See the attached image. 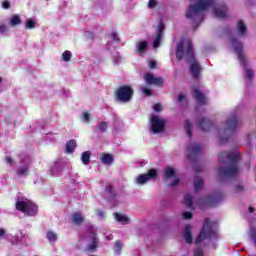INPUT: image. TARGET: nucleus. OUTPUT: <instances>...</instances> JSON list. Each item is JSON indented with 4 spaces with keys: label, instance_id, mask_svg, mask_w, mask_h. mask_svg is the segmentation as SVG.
Here are the masks:
<instances>
[{
    "label": "nucleus",
    "instance_id": "obj_1",
    "mask_svg": "<svg viewBox=\"0 0 256 256\" xmlns=\"http://www.w3.org/2000/svg\"><path fill=\"white\" fill-rule=\"evenodd\" d=\"M176 59L178 61L185 60L186 63H190L189 71L193 79L199 81L201 79V73L203 67L197 62V56L195 55V49L193 48V42L189 39L181 40L176 46Z\"/></svg>",
    "mask_w": 256,
    "mask_h": 256
},
{
    "label": "nucleus",
    "instance_id": "obj_2",
    "mask_svg": "<svg viewBox=\"0 0 256 256\" xmlns=\"http://www.w3.org/2000/svg\"><path fill=\"white\" fill-rule=\"evenodd\" d=\"M209 7L213 8V14L217 19H227L229 8L225 3L217 4V0H198L197 4L190 5L186 12V19L199 17L201 11H207Z\"/></svg>",
    "mask_w": 256,
    "mask_h": 256
},
{
    "label": "nucleus",
    "instance_id": "obj_3",
    "mask_svg": "<svg viewBox=\"0 0 256 256\" xmlns=\"http://www.w3.org/2000/svg\"><path fill=\"white\" fill-rule=\"evenodd\" d=\"M17 211H21L24 215H28V217H33L37 215L39 208L35 203L27 198H20L16 202Z\"/></svg>",
    "mask_w": 256,
    "mask_h": 256
},
{
    "label": "nucleus",
    "instance_id": "obj_4",
    "mask_svg": "<svg viewBox=\"0 0 256 256\" xmlns=\"http://www.w3.org/2000/svg\"><path fill=\"white\" fill-rule=\"evenodd\" d=\"M213 237H217V225L214 222L206 220L196 239V243H202L205 239H213Z\"/></svg>",
    "mask_w": 256,
    "mask_h": 256
},
{
    "label": "nucleus",
    "instance_id": "obj_5",
    "mask_svg": "<svg viewBox=\"0 0 256 256\" xmlns=\"http://www.w3.org/2000/svg\"><path fill=\"white\" fill-rule=\"evenodd\" d=\"M133 88L129 85H123L117 88L115 95L121 103H129L133 99Z\"/></svg>",
    "mask_w": 256,
    "mask_h": 256
},
{
    "label": "nucleus",
    "instance_id": "obj_6",
    "mask_svg": "<svg viewBox=\"0 0 256 256\" xmlns=\"http://www.w3.org/2000/svg\"><path fill=\"white\" fill-rule=\"evenodd\" d=\"M241 122H239V118L233 114L226 120V128L225 133H229L230 135H234L235 131H237V128Z\"/></svg>",
    "mask_w": 256,
    "mask_h": 256
},
{
    "label": "nucleus",
    "instance_id": "obj_7",
    "mask_svg": "<svg viewBox=\"0 0 256 256\" xmlns=\"http://www.w3.org/2000/svg\"><path fill=\"white\" fill-rule=\"evenodd\" d=\"M153 179H157L156 169H150L148 173L138 175L135 181L137 185H145V183H149V181H153Z\"/></svg>",
    "mask_w": 256,
    "mask_h": 256
},
{
    "label": "nucleus",
    "instance_id": "obj_8",
    "mask_svg": "<svg viewBox=\"0 0 256 256\" xmlns=\"http://www.w3.org/2000/svg\"><path fill=\"white\" fill-rule=\"evenodd\" d=\"M151 121V130L154 133H161L165 131V123L166 121L159 118L157 115H153L150 119Z\"/></svg>",
    "mask_w": 256,
    "mask_h": 256
},
{
    "label": "nucleus",
    "instance_id": "obj_9",
    "mask_svg": "<svg viewBox=\"0 0 256 256\" xmlns=\"http://www.w3.org/2000/svg\"><path fill=\"white\" fill-rule=\"evenodd\" d=\"M203 153L199 144H189L187 147V156L190 161H197V157Z\"/></svg>",
    "mask_w": 256,
    "mask_h": 256
},
{
    "label": "nucleus",
    "instance_id": "obj_10",
    "mask_svg": "<svg viewBox=\"0 0 256 256\" xmlns=\"http://www.w3.org/2000/svg\"><path fill=\"white\" fill-rule=\"evenodd\" d=\"M231 43L238 55L240 63H242V65H245L247 63V60L245 59V55H243V42L237 40V38H232Z\"/></svg>",
    "mask_w": 256,
    "mask_h": 256
},
{
    "label": "nucleus",
    "instance_id": "obj_11",
    "mask_svg": "<svg viewBox=\"0 0 256 256\" xmlns=\"http://www.w3.org/2000/svg\"><path fill=\"white\" fill-rule=\"evenodd\" d=\"M243 157L239 152H221L219 154V161H241Z\"/></svg>",
    "mask_w": 256,
    "mask_h": 256
},
{
    "label": "nucleus",
    "instance_id": "obj_12",
    "mask_svg": "<svg viewBox=\"0 0 256 256\" xmlns=\"http://www.w3.org/2000/svg\"><path fill=\"white\" fill-rule=\"evenodd\" d=\"M196 125H197L198 129L203 131V133H207V132L211 131V129L213 128V122L204 117L198 119Z\"/></svg>",
    "mask_w": 256,
    "mask_h": 256
},
{
    "label": "nucleus",
    "instance_id": "obj_13",
    "mask_svg": "<svg viewBox=\"0 0 256 256\" xmlns=\"http://www.w3.org/2000/svg\"><path fill=\"white\" fill-rule=\"evenodd\" d=\"M193 98L196 99L198 104L207 105V96H205V94L201 93V90H199V88H194Z\"/></svg>",
    "mask_w": 256,
    "mask_h": 256
},
{
    "label": "nucleus",
    "instance_id": "obj_14",
    "mask_svg": "<svg viewBox=\"0 0 256 256\" xmlns=\"http://www.w3.org/2000/svg\"><path fill=\"white\" fill-rule=\"evenodd\" d=\"M114 219H116L118 223H122V225H129V223H131V219L121 213H114Z\"/></svg>",
    "mask_w": 256,
    "mask_h": 256
},
{
    "label": "nucleus",
    "instance_id": "obj_15",
    "mask_svg": "<svg viewBox=\"0 0 256 256\" xmlns=\"http://www.w3.org/2000/svg\"><path fill=\"white\" fill-rule=\"evenodd\" d=\"M75 149H77V141L75 139L69 140L66 142L65 151L68 154L75 153Z\"/></svg>",
    "mask_w": 256,
    "mask_h": 256
},
{
    "label": "nucleus",
    "instance_id": "obj_16",
    "mask_svg": "<svg viewBox=\"0 0 256 256\" xmlns=\"http://www.w3.org/2000/svg\"><path fill=\"white\" fill-rule=\"evenodd\" d=\"M237 31L239 37H245V35H247V26L245 25V22H243V20L238 21Z\"/></svg>",
    "mask_w": 256,
    "mask_h": 256
},
{
    "label": "nucleus",
    "instance_id": "obj_17",
    "mask_svg": "<svg viewBox=\"0 0 256 256\" xmlns=\"http://www.w3.org/2000/svg\"><path fill=\"white\" fill-rule=\"evenodd\" d=\"M186 243H193V237L191 236V226L187 225L183 232Z\"/></svg>",
    "mask_w": 256,
    "mask_h": 256
},
{
    "label": "nucleus",
    "instance_id": "obj_18",
    "mask_svg": "<svg viewBox=\"0 0 256 256\" xmlns=\"http://www.w3.org/2000/svg\"><path fill=\"white\" fill-rule=\"evenodd\" d=\"M9 25L10 27H17V25H21V16H19V14L12 15Z\"/></svg>",
    "mask_w": 256,
    "mask_h": 256
},
{
    "label": "nucleus",
    "instance_id": "obj_19",
    "mask_svg": "<svg viewBox=\"0 0 256 256\" xmlns=\"http://www.w3.org/2000/svg\"><path fill=\"white\" fill-rule=\"evenodd\" d=\"M83 220V215L79 212H76L71 216V222L75 223L76 225H81V223H83Z\"/></svg>",
    "mask_w": 256,
    "mask_h": 256
},
{
    "label": "nucleus",
    "instance_id": "obj_20",
    "mask_svg": "<svg viewBox=\"0 0 256 256\" xmlns=\"http://www.w3.org/2000/svg\"><path fill=\"white\" fill-rule=\"evenodd\" d=\"M237 173V168L232 167V168H222L220 170L221 175H235Z\"/></svg>",
    "mask_w": 256,
    "mask_h": 256
},
{
    "label": "nucleus",
    "instance_id": "obj_21",
    "mask_svg": "<svg viewBox=\"0 0 256 256\" xmlns=\"http://www.w3.org/2000/svg\"><path fill=\"white\" fill-rule=\"evenodd\" d=\"M46 238L49 241V243H55V241H57L58 239V236H57V233L49 230L46 234Z\"/></svg>",
    "mask_w": 256,
    "mask_h": 256
},
{
    "label": "nucleus",
    "instance_id": "obj_22",
    "mask_svg": "<svg viewBox=\"0 0 256 256\" xmlns=\"http://www.w3.org/2000/svg\"><path fill=\"white\" fill-rule=\"evenodd\" d=\"M164 174H165V177H167L168 179H170L171 177H175V168L166 167L164 169Z\"/></svg>",
    "mask_w": 256,
    "mask_h": 256
},
{
    "label": "nucleus",
    "instance_id": "obj_23",
    "mask_svg": "<svg viewBox=\"0 0 256 256\" xmlns=\"http://www.w3.org/2000/svg\"><path fill=\"white\" fill-rule=\"evenodd\" d=\"M19 167L21 168L17 170L18 175H27V165L24 162H19Z\"/></svg>",
    "mask_w": 256,
    "mask_h": 256
},
{
    "label": "nucleus",
    "instance_id": "obj_24",
    "mask_svg": "<svg viewBox=\"0 0 256 256\" xmlns=\"http://www.w3.org/2000/svg\"><path fill=\"white\" fill-rule=\"evenodd\" d=\"M121 249H123V243L121 241H116L114 245L115 255H121Z\"/></svg>",
    "mask_w": 256,
    "mask_h": 256
},
{
    "label": "nucleus",
    "instance_id": "obj_25",
    "mask_svg": "<svg viewBox=\"0 0 256 256\" xmlns=\"http://www.w3.org/2000/svg\"><path fill=\"white\" fill-rule=\"evenodd\" d=\"M148 45L149 44H147L146 41H141L138 43V47H137L136 51L138 53H143V51H145V49H147Z\"/></svg>",
    "mask_w": 256,
    "mask_h": 256
},
{
    "label": "nucleus",
    "instance_id": "obj_26",
    "mask_svg": "<svg viewBox=\"0 0 256 256\" xmlns=\"http://www.w3.org/2000/svg\"><path fill=\"white\" fill-rule=\"evenodd\" d=\"M144 79H145L146 83H148V85H153V83L155 81V76H153V74H151V73H146L144 76Z\"/></svg>",
    "mask_w": 256,
    "mask_h": 256
},
{
    "label": "nucleus",
    "instance_id": "obj_27",
    "mask_svg": "<svg viewBox=\"0 0 256 256\" xmlns=\"http://www.w3.org/2000/svg\"><path fill=\"white\" fill-rule=\"evenodd\" d=\"M35 25H37V21L33 19L26 20L25 28L26 29H35Z\"/></svg>",
    "mask_w": 256,
    "mask_h": 256
},
{
    "label": "nucleus",
    "instance_id": "obj_28",
    "mask_svg": "<svg viewBox=\"0 0 256 256\" xmlns=\"http://www.w3.org/2000/svg\"><path fill=\"white\" fill-rule=\"evenodd\" d=\"M97 238L92 237L91 243L88 245V251H95L97 249Z\"/></svg>",
    "mask_w": 256,
    "mask_h": 256
},
{
    "label": "nucleus",
    "instance_id": "obj_29",
    "mask_svg": "<svg viewBox=\"0 0 256 256\" xmlns=\"http://www.w3.org/2000/svg\"><path fill=\"white\" fill-rule=\"evenodd\" d=\"M71 57H73V54H71V51L69 50L64 51L62 54V59L63 61H66V63H68V61H71Z\"/></svg>",
    "mask_w": 256,
    "mask_h": 256
},
{
    "label": "nucleus",
    "instance_id": "obj_30",
    "mask_svg": "<svg viewBox=\"0 0 256 256\" xmlns=\"http://www.w3.org/2000/svg\"><path fill=\"white\" fill-rule=\"evenodd\" d=\"M114 157L113 155L109 153H102L100 157V161H113Z\"/></svg>",
    "mask_w": 256,
    "mask_h": 256
},
{
    "label": "nucleus",
    "instance_id": "obj_31",
    "mask_svg": "<svg viewBox=\"0 0 256 256\" xmlns=\"http://www.w3.org/2000/svg\"><path fill=\"white\" fill-rule=\"evenodd\" d=\"M157 35H160V37H163V32L165 31V24L163 21H160L157 28Z\"/></svg>",
    "mask_w": 256,
    "mask_h": 256
},
{
    "label": "nucleus",
    "instance_id": "obj_32",
    "mask_svg": "<svg viewBox=\"0 0 256 256\" xmlns=\"http://www.w3.org/2000/svg\"><path fill=\"white\" fill-rule=\"evenodd\" d=\"M185 129L188 137H192L193 133L191 132V121L186 120L185 121Z\"/></svg>",
    "mask_w": 256,
    "mask_h": 256
},
{
    "label": "nucleus",
    "instance_id": "obj_33",
    "mask_svg": "<svg viewBox=\"0 0 256 256\" xmlns=\"http://www.w3.org/2000/svg\"><path fill=\"white\" fill-rule=\"evenodd\" d=\"M161 39H163V36H161V34H157L156 38L154 39V42H153L154 49H157V47H159V45L161 43Z\"/></svg>",
    "mask_w": 256,
    "mask_h": 256
},
{
    "label": "nucleus",
    "instance_id": "obj_34",
    "mask_svg": "<svg viewBox=\"0 0 256 256\" xmlns=\"http://www.w3.org/2000/svg\"><path fill=\"white\" fill-rule=\"evenodd\" d=\"M194 187H195L196 191H199V189H201V187H203V180L201 178H196L194 181Z\"/></svg>",
    "mask_w": 256,
    "mask_h": 256
},
{
    "label": "nucleus",
    "instance_id": "obj_35",
    "mask_svg": "<svg viewBox=\"0 0 256 256\" xmlns=\"http://www.w3.org/2000/svg\"><path fill=\"white\" fill-rule=\"evenodd\" d=\"M91 159V151H85L82 153L81 161H90Z\"/></svg>",
    "mask_w": 256,
    "mask_h": 256
},
{
    "label": "nucleus",
    "instance_id": "obj_36",
    "mask_svg": "<svg viewBox=\"0 0 256 256\" xmlns=\"http://www.w3.org/2000/svg\"><path fill=\"white\" fill-rule=\"evenodd\" d=\"M184 203H185V205H187V207H191L193 205V201H192L191 195H189V194L185 195Z\"/></svg>",
    "mask_w": 256,
    "mask_h": 256
},
{
    "label": "nucleus",
    "instance_id": "obj_37",
    "mask_svg": "<svg viewBox=\"0 0 256 256\" xmlns=\"http://www.w3.org/2000/svg\"><path fill=\"white\" fill-rule=\"evenodd\" d=\"M109 127V124H107V122H100L99 123V131H101L102 133H105V131H107Z\"/></svg>",
    "mask_w": 256,
    "mask_h": 256
},
{
    "label": "nucleus",
    "instance_id": "obj_38",
    "mask_svg": "<svg viewBox=\"0 0 256 256\" xmlns=\"http://www.w3.org/2000/svg\"><path fill=\"white\" fill-rule=\"evenodd\" d=\"M152 85H157L158 87H163V78H154V82Z\"/></svg>",
    "mask_w": 256,
    "mask_h": 256
},
{
    "label": "nucleus",
    "instance_id": "obj_39",
    "mask_svg": "<svg viewBox=\"0 0 256 256\" xmlns=\"http://www.w3.org/2000/svg\"><path fill=\"white\" fill-rule=\"evenodd\" d=\"M246 77L249 80L253 79V77H255V74H254L253 70H251L249 68L246 69Z\"/></svg>",
    "mask_w": 256,
    "mask_h": 256
},
{
    "label": "nucleus",
    "instance_id": "obj_40",
    "mask_svg": "<svg viewBox=\"0 0 256 256\" xmlns=\"http://www.w3.org/2000/svg\"><path fill=\"white\" fill-rule=\"evenodd\" d=\"M112 41H116V43H119L121 40L119 39V36L117 35V32H113L111 35H110Z\"/></svg>",
    "mask_w": 256,
    "mask_h": 256
},
{
    "label": "nucleus",
    "instance_id": "obj_41",
    "mask_svg": "<svg viewBox=\"0 0 256 256\" xmlns=\"http://www.w3.org/2000/svg\"><path fill=\"white\" fill-rule=\"evenodd\" d=\"M148 7L150 9H153V8L157 7V0H149Z\"/></svg>",
    "mask_w": 256,
    "mask_h": 256
},
{
    "label": "nucleus",
    "instance_id": "obj_42",
    "mask_svg": "<svg viewBox=\"0 0 256 256\" xmlns=\"http://www.w3.org/2000/svg\"><path fill=\"white\" fill-rule=\"evenodd\" d=\"M154 111H156V113H159L160 111L163 110V106H161V104L157 103L153 106Z\"/></svg>",
    "mask_w": 256,
    "mask_h": 256
},
{
    "label": "nucleus",
    "instance_id": "obj_43",
    "mask_svg": "<svg viewBox=\"0 0 256 256\" xmlns=\"http://www.w3.org/2000/svg\"><path fill=\"white\" fill-rule=\"evenodd\" d=\"M82 117H83L84 123H89V119H90L89 113L84 112V113L82 114Z\"/></svg>",
    "mask_w": 256,
    "mask_h": 256
},
{
    "label": "nucleus",
    "instance_id": "obj_44",
    "mask_svg": "<svg viewBox=\"0 0 256 256\" xmlns=\"http://www.w3.org/2000/svg\"><path fill=\"white\" fill-rule=\"evenodd\" d=\"M2 8L3 9H11V2H9V1L2 2Z\"/></svg>",
    "mask_w": 256,
    "mask_h": 256
},
{
    "label": "nucleus",
    "instance_id": "obj_45",
    "mask_svg": "<svg viewBox=\"0 0 256 256\" xmlns=\"http://www.w3.org/2000/svg\"><path fill=\"white\" fill-rule=\"evenodd\" d=\"M185 99H186L185 94L180 93V94L178 95V102H179V103H183V101H185Z\"/></svg>",
    "mask_w": 256,
    "mask_h": 256
},
{
    "label": "nucleus",
    "instance_id": "obj_46",
    "mask_svg": "<svg viewBox=\"0 0 256 256\" xmlns=\"http://www.w3.org/2000/svg\"><path fill=\"white\" fill-rule=\"evenodd\" d=\"M7 26L5 24H0V33H7Z\"/></svg>",
    "mask_w": 256,
    "mask_h": 256
},
{
    "label": "nucleus",
    "instance_id": "obj_47",
    "mask_svg": "<svg viewBox=\"0 0 256 256\" xmlns=\"http://www.w3.org/2000/svg\"><path fill=\"white\" fill-rule=\"evenodd\" d=\"M184 219H191V217H193V215L191 214V212H185L182 214Z\"/></svg>",
    "mask_w": 256,
    "mask_h": 256
},
{
    "label": "nucleus",
    "instance_id": "obj_48",
    "mask_svg": "<svg viewBox=\"0 0 256 256\" xmlns=\"http://www.w3.org/2000/svg\"><path fill=\"white\" fill-rule=\"evenodd\" d=\"M52 173H59V163L54 164V168L52 169Z\"/></svg>",
    "mask_w": 256,
    "mask_h": 256
},
{
    "label": "nucleus",
    "instance_id": "obj_49",
    "mask_svg": "<svg viewBox=\"0 0 256 256\" xmlns=\"http://www.w3.org/2000/svg\"><path fill=\"white\" fill-rule=\"evenodd\" d=\"M149 68H150V69H157V62L151 61V62L149 63Z\"/></svg>",
    "mask_w": 256,
    "mask_h": 256
},
{
    "label": "nucleus",
    "instance_id": "obj_50",
    "mask_svg": "<svg viewBox=\"0 0 256 256\" xmlns=\"http://www.w3.org/2000/svg\"><path fill=\"white\" fill-rule=\"evenodd\" d=\"M194 256H203V251H201V249H196L194 252Z\"/></svg>",
    "mask_w": 256,
    "mask_h": 256
},
{
    "label": "nucleus",
    "instance_id": "obj_51",
    "mask_svg": "<svg viewBox=\"0 0 256 256\" xmlns=\"http://www.w3.org/2000/svg\"><path fill=\"white\" fill-rule=\"evenodd\" d=\"M97 215H98L99 219L105 218V213L103 211H98Z\"/></svg>",
    "mask_w": 256,
    "mask_h": 256
},
{
    "label": "nucleus",
    "instance_id": "obj_52",
    "mask_svg": "<svg viewBox=\"0 0 256 256\" xmlns=\"http://www.w3.org/2000/svg\"><path fill=\"white\" fill-rule=\"evenodd\" d=\"M143 93H144L145 95L151 96V90H149L148 88H144V89H143Z\"/></svg>",
    "mask_w": 256,
    "mask_h": 256
},
{
    "label": "nucleus",
    "instance_id": "obj_53",
    "mask_svg": "<svg viewBox=\"0 0 256 256\" xmlns=\"http://www.w3.org/2000/svg\"><path fill=\"white\" fill-rule=\"evenodd\" d=\"M2 237H5V230L4 229H0V239Z\"/></svg>",
    "mask_w": 256,
    "mask_h": 256
},
{
    "label": "nucleus",
    "instance_id": "obj_54",
    "mask_svg": "<svg viewBox=\"0 0 256 256\" xmlns=\"http://www.w3.org/2000/svg\"><path fill=\"white\" fill-rule=\"evenodd\" d=\"M11 243H12L13 245H17V243H19V240H15V238L12 237Z\"/></svg>",
    "mask_w": 256,
    "mask_h": 256
},
{
    "label": "nucleus",
    "instance_id": "obj_55",
    "mask_svg": "<svg viewBox=\"0 0 256 256\" xmlns=\"http://www.w3.org/2000/svg\"><path fill=\"white\" fill-rule=\"evenodd\" d=\"M106 239H107V241H111V240H113V235H108L107 237H106Z\"/></svg>",
    "mask_w": 256,
    "mask_h": 256
},
{
    "label": "nucleus",
    "instance_id": "obj_56",
    "mask_svg": "<svg viewBox=\"0 0 256 256\" xmlns=\"http://www.w3.org/2000/svg\"><path fill=\"white\" fill-rule=\"evenodd\" d=\"M103 165H111V161H104Z\"/></svg>",
    "mask_w": 256,
    "mask_h": 256
},
{
    "label": "nucleus",
    "instance_id": "obj_57",
    "mask_svg": "<svg viewBox=\"0 0 256 256\" xmlns=\"http://www.w3.org/2000/svg\"><path fill=\"white\" fill-rule=\"evenodd\" d=\"M178 183H179V180H175L172 186L178 185Z\"/></svg>",
    "mask_w": 256,
    "mask_h": 256
},
{
    "label": "nucleus",
    "instance_id": "obj_58",
    "mask_svg": "<svg viewBox=\"0 0 256 256\" xmlns=\"http://www.w3.org/2000/svg\"><path fill=\"white\" fill-rule=\"evenodd\" d=\"M6 161H13L11 157H6Z\"/></svg>",
    "mask_w": 256,
    "mask_h": 256
},
{
    "label": "nucleus",
    "instance_id": "obj_59",
    "mask_svg": "<svg viewBox=\"0 0 256 256\" xmlns=\"http://www.w3.org/2000/svg\"><path fill=\"white\" fill-rule=\"evenodd\" d=\"M237 191H243V187L242 186H239Z\"/></svg>",
    "mask_w": 256,
    "mask_h": 256
},
{
    "label": "nucleus",
    "instance_id": "obj_60",
    "mask_svg": "<svg viewBox=\"0 0 256 256\" xmlns=\"http://www.w3.org/2000/svg\"><path fill=\"white\" fill-rule=\"evenodd\" d=\"M84 165H89V161H84Z\"/></svg>",
    "mask_w": 256,
    "mask_h": 256
},
{
    "label": "nucleus",
    "instance_id": "obj_61",
    "mask_svg": "<svg viewBox=\"0 0 256 256\" xmlns=\"http://www.w3.org/2000/svg\"><path fill=\"white\" fill-rule=\"evenodd\" d=\"M250 213H253V208H249Z\"/></svg>",
    "mask_w": 256,
    "mask_h": 256
},
{
    "label": "nucleus",
    "instance_id": "obj_62",
    "mask_svg": "<svg viewBox=\"0 0 256 256\" xmlns=\"http://www.w3.org/2000/svg\"><path fill=\"white\" fill-rule=\"evenodd\" d=\"M3 81V78L0 77V83Z\"/></svg>",
    "mask_w": 256,
    "mask_h": 256
}]
</instances>
